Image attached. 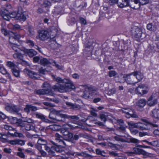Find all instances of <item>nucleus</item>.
Instances as JSON below:
<instances>
[{
    "label": "nucleus",
    "instance_id": "nucleus-62",
    "mask_svg": "<svg viewBox=\"0 0 159 159\" xmlns=\"http://www.w3.org/2000/svg\"><path fill=\"white\" fill-rule=\"evenodd\" d=\"M114 139L117 141H120L121 142H125L126 140L123 139L119 138V137L116 136L114 137Z\"/></svg>",
    "mask_w": 159,
    "mask_h": 159
},
{
    "label": "nucleus",
    "instance_id": "nucleus-26",
    "mask_svg": "<svg viewBox=\"0 0 159 159\" xmlns=\"http://www.w3.org/2000/svg\"><path fill=\"white\" fill-rule=\"evenodd\" d=\"M157 102V100L155 98H153V97L151 96L149 98L147 101V104L149 106H152L156 104Z\"/></svg>",
    "mask_w": 159,
    "mask_h": 159
},
{
    "label": "nucleus",
    "instance_id": "nucleus-12",
    "mask_svg": "<svg viewBox=\"0 0 159 159\" xmlns=\"http://www.w3.org/2000/svg\"><path fill=\"white\" fill-rule=\"evenodd\" d=\"M141 4L139 0H131L129 2V6L134 9H137L140 8Z\"/></svg>",
    "mask_w": 159,
    "mask_h": 159
},
{
    "label": "nucleus",
    "instance_id": "nucleus-11",
    "mask_svg": "<svg viewBox=\"0 0 159 159\" xmlns=\"http://www.w3.org/2000/svg\"><path fill=\"white\" fill-rule=\"evenodd\" d=\"M9 38V42L10 44L16 43L18 41L20 37L18 34L13 32V34L10 35Z\"/></svg>",
    "mask_w": 159,
    "mask_h": 159
},
{
    "label": "nucleus",
    "instance_id": "nucleus-7",
    "mask_svg": "<svg viewBox=\"0 0 159 159\" xmlns=\"http://www.w3.org/2000/svg\"><path fill=\"white\" fill-rule=\"evenodd\" d=\"M6 110L9 112L14 114H18L19 111V109L15 105H9L7 104L6 105L5 107Z\"/></svg>",
    "mask_w": 159,
    "mask_h": 159
},
{
    "label": "nucleus",
    "instance_id": "nucleus-38",
    "mask_svg": "<svg viewBox=\"0 0 159 159\" xmlns=\"http://www.w3.org/2000/svg\"><path fill=\"white\" fill-rule=\"evenodd\" d=\"M146 103V101L144 99H141L139 101L138 105L141 107H143Z\"/></svg>",
    "mask_w": 159,
    "mask_h": 159
},
{
    "label": "nucleus",
    "instance_id": "nucleus-9",
    "mask_svg": "<svg viewBox=\"0 0 159 159\" xmlns=\"http://www.w3.org/2000/svg\"><path fill=\"white\" fill-rule=\"evenodd\" d=\"M145 88L143 84H140L136 88L135 91L136 93L142 95L147 93Z\"/></svg>",
    "mask_w": 159,
    "mask_h": 159
},
{
    "label": "nucleus",
    "instance_id": "nucleus-49",
    "mask_svg": "<svg viewBox=\"0 0 159 159\" xmlns=\"http://www.w3.org/2000/svg\"><path fill=\"white\" fill-rule=\"evenodd\" d=\"M152 31H155L156 30L157 28V24L155 22L151 23Z\"/></svg>",
    "mask_w": 159,
    "mask_h": 159
},
{
    "label": "nucleus",
    "instance_id": "nucleus-58",
    "mask_svg": "<svg viewBox=\"0 0 159 159\" xmlns=\"http://www.w3.org/2000/svg\"><path fill=\"white\" fill-rule=\"evenodd\" d=\"M19 63L21 64L23 66H28L29 65V63L28 62L25 60H22V59L20 60Z\"/></svg>",
    "mask_w": 159,
    "mask_h": 159
},
{
    "label": "nucleus",
    "instance_id": "nucleus-37",
    "mask_svg": "<svg viewBox=\"0 0 159 159\" xmlns=\"http://www.w3.org/2000/svg\"><path fill=\"white\" fill-rule=\"evenodd\" d=\"M7 65L10 68L11 70L17 67V66L14 63L10 61L7 62Z\"/></svg>",
    "mask_w": 159,
    "mask_h": 159
},
{
    "label": "nucleus",
    "instance_id": "nucleus-14",
    "mask_svg": "<svg viewBox=\"0 0 159 159\" xmlns=\"http://www.w3.org/2000/svg\"><path fill=\"white\" fill-rule=\"evenodd\" d=\"M23 52L27 54L29 57H32L37 54V52L33 49H27L24 48L23 49Z\"/></svg>",
    "mask_w": 159,
    "mask_h": 159
},
{
    "label": "nucleus",
    "instance_id": "nucleus-61",
    "mask_svg": "<svg viewBox=\"0 0 159 159\" xmlns=\"http://www.w3.org/2000/svg\"><path fill=\"white\" fill-rule=\"evenodd\" d=\"M40 57L39 56H35L33 58V61L34 63H38L40 60Z\"/></svg>",
    "mask_w": 159,
    "mask_h": 159
},
{
    "label": "nucleus",
    "instance_id": "nucleus-18",
    "mask_svg": "<svg viewBox=\"0 0 159 159\" xmlns=\"http://www.w3.org/2000/svg\"><path fill=\"white\" fill-rule=\"evenodd\" d=\"M55 139L58 141L61 144H63L65 146H68L66 143V141H64V138L62 136L60 135L57 133H56L55 134Z\"/></svg>",
    "mask_w": 159,
    "mask_h": 159
},
{
    "label": "nucleus",
    "instance_id": "nucleus-24",
    "mask_svg": "<svg viewBox=\"0 0 159 159\" xmlns=\"http://www.w3.org/2000/svg\"><path fill=\"white\" fill-rule=\"evenodd\" d=\"M133 152L135 154H141L145 155L146 154L147 152L142 149H140L136 148H134L133 149Z\"/></svg>",
    "mask_w": 159,
    "mask_h": 159
},
{
    "label": "nucleus",
    "instance_id": "nucleus-54",
    "mask_svg": "<svg viewBox=\"0 0 159 159\" xmlns=\"http://www.w3.org/2000/svg\"><path fill=\"white\" fill-rule=\"evenodd\" d=\"M116 89L115 88L110 89L108 91V93L109 95H112L116 93Z\"/></svg>",
    "mask_w": 159,
    "mask_h": 159
},
{
    "label": "nucleus",
    "instance_id": "nucleus-50",
    "mask_svg": "<svg viewBox=\"0 0 159 159\" xmlns=\"http://www.w3.org/2000/svg\"><path fill=\"white\" fill-rule=\"evenodd\" d=\"M0 72L2 74L5 75L7 73V71L3 67L0 66Z\"/></svg>",
    "mask_w": 159,
    "mask_h": 159
},
{
    "label": "nucleus",
    "instance_id": "nucleus-64",
    "mask_svg": "<svg viewBox=\"0 0 159 159\" xmlns=\"http://www.w3.org/2000/svg\"><path fill=\"white\" fill-rule=\"evenodd\" d=\"M14 134L15 136L16 137H18L21 138H24V137L23 134L22 133H19L18 132H15Z\"/></svg>",
    "mask_w": 159,
    "mask_h": 159
},
{
    "label": "nucleus",
    "instance_id": "nucleus-48",
    "mask_svg": "<svg viewBox=\"0 0 159 159\" xmlns=\"http://www.w3.org/2000/svg\"><path fill=\"white\" fill-rule=\"evenodd\" d=\"M93 119V117L91 116H89L87 117V119H82L81 120L82 121V122H85L87 120H89L90 122L92 123L95 121V120H94Z\"/></svg>",
    "mask_w": 159,
    "mask_h": 159
},
{
    "label": "nucleus",
    "instance_id": "nucleus-20",
    "mask_svg": "<svg viewBox=\"0 0 159 159\" xmlns=\"http://www.w3.org/2000/svg\"><path fill=\"white\" fill-rule=\"evenodd\" d=\"M43 87L46 90H48V95L53 96L54 93L51 91V88L50 84L47 83H44L43 85Z\"/></svg>",
    "mask_w": 159,
    "mask_h": 159
},
{
    "label": "nucleus",
    "instance_id": "nucleus-3",
    "mask_svg": "<svg viewBox=\"0 0 159 159\" xmlns=\"http://www.w3.org/2000/svg\"><path fill=\"white\" fill-rule=\"evenodd\" d=\"M83 87L85 89L82 96L85 99L93 98L94 96L96 94L95 89L92 87H88L87 85H82Z\"/></svg>",
    "mask_w": 159,
    "mask_h": 159
},
{
    "label": "nucleus",
    "instance_id": "nucleus-34",
    "mask_svg": "<svg viewBox=\"0 0 159 159\" xmlns=\"http://www.w3.org/2000/svg\"><path fill=\"white\" fill-rule=\"evenodd\" d=\"M37 143L38 144H40L41 145L44 146V148H45V146H47V142L46 140L43 139L41 138H39L37 141Z\"/></svg>",
    "mask_w": 159,
    "mask_h": 159
},
{
    "label": "nucleus",
    "instance_id": "nucleus-19",
    "mask_svg": "<svg viewBox=\"0 0 159 159\" xmlns=\"http://www.w3.org/2000/svg\"><path fill=\"white\" fill-rule=\"evenodd\" d=\"M58 111L55 109H52L50 111L49 115V118L53 120L54 122L55 121L56 116L57 115Z\"/></svg>",
    "mask_w": 159,
    "mask_h": 159
},
{
    "label": "nucleus",
    "instance_id": "nucleus-2",
    "mask_svg": "<svg viewBox=\"0 0 159 159\" xmlns=\"http://www.w3.org/2000/svg\"><path fill=\"white\" fill-rule=\"evenodd\" d=\"M75 88L72 82L70 81V83L59 84L57 83L53 85L52 89L55 91H57L60 93H64L73 89Z\"/></svg>",
    "mask_w": 159,
    "mask_h": 159
},
{
    "label": "nucleus",
    "instance_id": "nucleus-32",
    "mask_svg": "<svg viewBox=\"0 0 159 159\" xmlns=\"http://www.w3.org/2000/svg\"><path fill=\"white\" fill-rule=\"evenodd\" d=\"M152 116L155 118L159 120V109H154L152 111Z\"/></svg>",
    "mask_w": 159,
    "mask_h": 159
},
{
    "label": "nucleus",
    "instance_id": "nucleus-35",
    "mask_svg": "<svg viewBox=\"0 0 159 159\" xmlns=\"http://www.w3.org/2000/svg\"><path fill=\"white\" fill-rule=\"evenodd\" d=\"M139 140L135 138H131L128 139L127 140H126L125 142L129 143H131L135 144H137L139 143Z\"/></svg>",
    "mask_w": 159,
    "mask_h": 159
},
{
    "label": "nucleus",
    "instance_id": "nucleus-15",
    "mask_svg": "<svg viewBox=\"0 0 159 159\" xmlns=\"http://www.w3.org/2000/svg\"><path fill=\"white\" fill-rule=\"evenodd\" d=\"M79 116V115L70 116L67 115V119L70 120L72 123L76 124L78 120L82 121L81 120V119H80Z\"/></svg>",
    "mask_w": 159,
    "mask_h": 159
},
{
    "label": "nucleus",
    "instance_id": "nucleus-28",
    "mask_svg": "<svg viewBox=\"0 0 159 159\" xmlns=\"http://www.w3.org/2000/svg\"><path fill=\"white\" fill-rule=\"evenodd\" d=\"M56 81L58 82L57 83L63 84V83H70V80L66 79H62L61 78L58 77L56 79Z\"/></svg>",
    "mask_w": 159,
    "mask_h": 159
},
{
    "label": "nucleus",
    "instance_id": "nucleus-42",
    "mask_svg": "<svg viewBox=\"0 0 159 159\" xmlns=\"http://www.w3.org/2000/svg\"><path fill=\"white\" fill-rule=\"evenodd\" d=\"M28 29V31L29 32V35L30 36H31L34 35V32L32 26L30 25L29 26Z\"/></svg>",
    "mask_w": 159,
    "mask_h": 159
},
{
    "label": "nucleus",
    "instance_id": "nucleus-27",
    "mask_svg": "<svg viewBox=\"0 0 159 159\" xmlns=\"http://www.w3.org/2000/svg\"><path fill=\"white\" fill-rule=\"evenodd\" d=\"M131 75V73L130 74H127L125 76H124L123 78H125V81L128 84H130L132 83L131 82L133 81H132L133 79L132 78L131 75Z\"/></svg>",
    "mask_w": 159,
    "mask_h": 159
},
{
    "label": "nucleus",
    "instance_id": "nucleus-63",
    "mask_svg": "<svg viewBox=\"0 0 159 159\" xmlns=\"http://www.w3.org/2000/svg\"><path fill=\"white\" fill-rule=\"evenodd\" d=\"M80 23L82 24H83L84 25H85L86 24V20L84 18L80 17Z\"/></svg>",
    "mask_w": 159,
    "mask_h": 159
},
{
    "label": "nucleus",
    "instance_id": "nucleus-5",
    "mask_svg": "<svg viewBox=\"0 0 159 159\" xmlns=\"http://www.w3.org/2000/svg\"><path fill=\"white\" fill-rule=\"evenodd\" d=\"M62 110H58L57 115L56 116L55 123H66V119H67V115L62 113Z\"/></svg>",
    "mask_w": 159,
    "mask_h": 159
},
{
    "label": "nucleus",
    "instance_id": "nucleus-52",
    "mask_svg": "<svg viewBox=\"0 0 159 159\" xmlns=\"http://www.w3.org/2000/svg\"><path fill=\"white\" fill-rule=\"evenodd\" d=\"M20 121V119L18 120L16 117H12L11 120V122L13 124L19 123Z\"/></svg>",
    "mask_w": 159,
    "mask_h": 159
},
{
    "label": "nucleus",
    "instance_id": "nucleus-17",
    "mask_svg": "<svg viewBox=\"0 0 159 159\" xmlns=\"http://www.w3.org/2000/svg\"><path fill=\"white\" fill-rule=\"evenodd\" d=\"M9 46L15 52L19 53L21 51L23 52V49H24V48H20V46L17 45L16 43L10 44Z\"/></svg>",
    "mask_w": 159,
    "mask_h": 159
},
{
    "label": "nucleus",
    "instance_id": "nucleus-45",
    "mask_svg": "<svg viewBox=\"0 0 159 159\" xmlns=\"http://www.w3.org/2000/svg\"><path fill=\"white\" fill-rule=\"evenodd\" d=\"M51 3L50 2L48 1H46L44 2L42 5L41 6L42 8L44 7H48L51 6Z\"/></svg>",
    "mask_w": 159,
    "mask_h": 159
},
{
    "label": "nucleus",
    "instance_id": "nucleus-10",
    "mask_svg": "<svg viewBox=\"0 0 159 159\" xmlns=\"http://www.w3.org/2000/svg\"><path fill=\"white\" fill-rule=\"evenodd\" d=\"M24 71L25 72L29 77L32 79L35 80L39 78V75L38 73L28 69H25Z\"/></svg>",
    "mask_w": 159,
    "mask_h": 159
},
{
    "label": "nucleus",
    "instance_id": "nucleus-8",
    "mask_svg": "<svg viewBox=\"0 0 159 159\" xmlns=\"http://www.w3.org/2000/svg\"><path fill=\"white\" fill-rule=\"evenodd\" d=\"M38 33L39 38L40 40H45L48 38V32L46 30H39Z\"/></svg>",
    "mask_w": 159,
    "mask_h": 159
},
{
    "label": "nucleus",
    "instance_id": "nucleus-33",
    "mask_svg": "<svg viewBox=\"0 0 159 159\" xmlns=\"http://www.w3.org/2000/svg\"><path fill=\"white\" fill-rule=\"evenodd\" d=\"M47 128L53 131H57L59 129V126L57 125H52L48 126Z\"/></svg>",
    "mask_w": 159,
    "mask_h": 159
},
{
    "label": "nucleus",
    "instance_id": "nucleus-53",
    "mask_svg": "<svg viewBox=\"0 0 159 159\" xmlns=\"http://www.w3.org/2000/svg\"><path fill=\"white\" fill-rule=\"evenodd\" d=\"M25 141L24 140L17 139V144L20 145L21 146H23L25 144Z\"/></svg>",
    "mask_w": 159,
    "mask_h": 159
},
{
    "label": "nucleus",
    "instance_id": "nucleus-57",
    "mask_svg": "<svg viewBox=\"0 0 159 159\" xmlns=\"http://www.w3.org/2000/svg\"><path fill=\"white\" fill-rule=\"evenodd\" d=\"M26 43L30 46L33 47L34 46V43L31 40L27 39L26 41Z\"/></svg>",
    "mask_w": 159,
    "mask_h": 159
},
{
    "label": "nucleus",
    "instance_id": "nucleus-31",
    "mask_svg": "<svg viewBox=\"0 0 159 159\" xmlns=\"http://www.w3.org/2000/svg\"><path fill=\"white\" fill-rule=\"evenodd\" d=\"M35 92L39 95L47 94L48 95V90H46L45 89H40L35 91Z\"/></svg>",
    "mask_w": 159,
    "mask_h": 159
},
{
    "label": "nucleus",
    "instance_id": "nucleus-13",
    "mask_svg": "<svg viewBox=\"0 0 159 159\" xmlns=\"http://www.w3.org/2000/svg\"><path fill=\"white\" fill-rule=\"evenodd\" d=\"M9 11V10L7 9H2L0 11V14L3 18L6 20H9L8 15Z\"/></svg>",
    "mask_w": 159,
    "mask_h": 159
},
{
    "label": "nucleus",
    "instance_id": "nucleus-25",
    "mask_svg": "<svg viewBox=\"0 0 159 159\" xmlns=\"http://www.w3.org/2000/svg\"><path fill=\"white\" fill-rule=\"evenodd\" d=\"M35 115L36 116L37 118L45 122L49 123L50 122V121L48 119L45 118V116L42 114L37 113L35 114Z\"/></svg>",
    "mask_w": 159,
    "mask_h": 159
},
{
    "label": "nucleus",
    "instance_id": "nucleus-56",
    "mask_svg": "<svg viewBox=\"0 0 159 159\" xmlns=\"http://www.w3.org/2000/svg\"><path fill=\"white\" fill-rule=\"evenodd\" d=\"M82 156H83L85 157H88L90 158H92L93 157V156L83 152H82Z\"/></svg>",
    "mask_w": 159,
    "mask_h": 159
},
{
    "label": "nucleus",
    "instance_id": "nucleus-55",
    "mask_svg": "<svg viewBox=\"0 0 159 159\" xmlns=\"http://www.w3.org/2000/svg\"><path fill=\"white\" fill-rule=\"evenodd\" d=\"M48 9H46V10L43 8H39L37 10V13L39 14L42 13H43L46 12L48 11Z\"/></svg>",
    "mask_w": 159,
    "mask_h": 159
},
{
    "label": "nucleus",
    "instance_id": "nucleus-41",
    "mask_svg": "<svg viewBox=\"0 0 159 159\" xmlns=\"http://www.w3.org/2000/svg\"><path fill=\"white\" fill-rule=\"evenodd\" d=\"M13 57L15 59H18L21 60L22 59L23 56L21 54L20 52L19 53L17 52L13 55Z\"/></svg>",
    "mask_w": 159,
    "mask_h": 159
},
{
    "label": "nucleus",
    "instance_id": "nucleus-39",
    "mask_svg": "<svg viewBox=\"0 0 159 159\" xmlns=\"http://www.w3.org/2000/svg\"><path fill=\"white\" fill-rule=\"evenodd\" d=\"M108 115L106 113H101L100 115V118L101 120L105 123L107 121V118Z\"/></svg>",
    "mask_w": 159,
    "mask_h": 159
},
{
    "label": "nucleus",
    "instance_id": "nucleus-22",
    "mask_svg": "<svg viewBox=\"0 0 159 159\" xmlns=\"http://www.w3.org/2000/svg\"><path fill=\"white\" fill-rule=\"evenodd\" d=\"M26 19L25 16L23 13L21 11H18L17 15L16 20H19L20 21H24Z\"/></svg>",
    "mask_w": 159,
    "mask_h": 159
},
{
    "label": "nucleus",
    "instance_id": "nucleus-21",
    "mask_svg": "<svg viewBox=\"0 0 159 159\" xmlns=\"http://www.w3.org/2000/svg\"><path fill=\"white\" fill-rule=\"evenodd\" d=\"M37 109V107H36L33 106L31 105H26L25 107L24 108V110L27 113L30 112V111H35Z\"/></svg>",
    "mask_w": 159,
    "mask_h": 159
},
{
    "label": "nucleus",
    "instance_id": "nucleus-29",
    "mask_svg": "<svg viewBox=\"0 0 159 159\" xmlns=\"http://www.w3.org/2000/svg\"><path fill=\"white\" fill-rule=\"evenodd\" d=\"M40 63L44 66H47L48 65L51 64V62L49 61L46 58H43L41 59L40 61Z\"/></svg>",
    "mask_w": 159,
    "mask_h": 159
},
{
    "label": "nucleus",
    "instance_id": "nucleus-16",
    "mask_svg": "<svg viewBox=\"0 0 159 159\" xmlns=\"http://www.w3.org/2000/svg\"><path fill=\"white\" fill-rule=\"evenodd\" d=\"M131 75H133L135 76L139 81H140L143 78V74L141 73L140 71H136L134 72H132L131 73Z\"/></svg>",
    "mask_w": 159,
    "mask_h": 159
},
{
    "label": "nucleus",
    "instance_id": "nucleus-30",
    "mask_svg": "<svg viewBox=\"0 0 159 159\" xmlns=\"http://www.w3.org/2000/svg\"><path fill=\"white\" fill-rule=\"evenodd\" d=\"M54 146H52L51 148L47 146H45V150L48 152L50 155H54Z\"/></svg>",
    "mask_w": 159,
    "mask_h": 159
},
{
    "label": "nucleus",
    "instance_id": "nucleus-59",
    "mask_svg": "<svg viewBox=\"0 0 159 159\" xmlns=\"http://www.w3.org/2000/svg\"><path fill=\"white\" fill-rule=\"evenodd\" d=\"M139 2L141 5H143L148 4L149 2V0H139Z\"/></svg>",
    "mask_w": 159,
    "mask_h": 159
},
{
    "label": "nucleus",
    "instance_id": "nucleus-51",
    "mask_svg": "<svg viewBox=\"0 0 159 159\" xmlns=\"http://www.w3.org/2000/svg\"><path fill=\"white\" fill-rule=\"evenodd\" d=\"M108 145L111 148H114L116 150L118 149V148L116 146V145H118L115 144H113L112 143L109 142L108 143Z\"/></svg>",
    "mask_w": 159,
    "mask_h": 159
},
{
    "label": "nucleus",
    "instance_id": "nucleus-43",
    "mask_svg": "<svg viewBox=\"0 0 159 159\" xmlns=\"http://www.w3.org/2000/svg\"><path fill=\"white\" fill-rule=\"evenodd\" d=\"M96 153L98 155H100L103 157H105V155H104L105 154V152L104 151H101L99 149H97L96 150Z\"/></svg>",
    "mask_w": 159,
    "mask_h": 159
},
{
    "label": "nucleus",
    "instance_id": "nucleus-36",
    "mask_svg": "<svg viewBox=\"0 0 159 159\" xmlns=\"http://www.w3.org/2000/svg\"><path fill=\"white\" fill-rule=\"evenodd\" d=\"M25 129L26 130H34L35 129L34 126L31 125L30 124L26 123L25 125Z\"/></svg>",
    "mask_w": 159,
    "mask_h": 159
},
{
    "label": "nucleus",
    "instance_id": "nucleus-1",
    "mask_svg": "<svg viewBox=\"0 0 159 159\" xmlns=\"http://www.w3.org/2000/svg\"><path fill=\"white\" fill-rule=\"evenodd\" d=\"M142 120L145 122L146 124H143L140 122L134 123L132 122H128V124L130 128H136L141 130L148 129V128L147 127H145L143 126L144 125H145L146 126L148 125H150L154 127H157L158 126L157 125L154 124V121H152L150 120L144 119H142Z\"/></svg>",
    "mask_w": 159,
    "mask_h": 159
},
{
    "label": "nucleus",
    "instance_id": "nucleus-40",
    "mask_svg": "<svg viewBox=\"0 0 159 159\" xmlns=\"http://www.w3.org/2000/svg\"><path fill=\"white\" fill-rule=\"evenodd\" d=\"M1 31L2 33H3L5 36H6L8 35H10L13 34V32L12 31H7V30L3 28L1 29Z\"/></svg>",
    "mask_w": 159,
    "mask_h": 159
},
{
    "label": "nucleus",
    "instance_id": "nucleus-44",
    "mask_svg": "<svg viewBox=\"0 0 159 159\" xmlns=\"http://www.w3.org/2000/svg\"><path fill=\"white\" fill-rule=\"evenodd\" d=\"M117 74V72L113 70L110 71L108 72V75L110 77L115 76Z\"/></svg>",
    "mask_w": 159,
    "mask_h": 159
},
{
    "label": "nucleus",
    "instance_id": "nucleus-47",
    "mask_svg": "<svg viewBox=\"0 0 159 159\" xmlns=\"http://www.w3.org/2000/svg\"><path fill=\"white\" fill-rule=\"evenodd\" d=\"M13 75L16 77H18L19 75L20 72L16 68L11 70Z\"/></svg>",
    "mask_w": 159,
    "mask_h": 159
},
{
    "label": "nucleus",
    "instance_id": "nucleus-6",
    "mask_svg": "<svg viewBox=\"0 0 159 159\" xmlns=\"http://www.w3.org/2000/svg\"><path fill=\"white\" fill-rule=\"evenodd\" d=\"M123 113L125 114V116L127 118H129L130 117L134 118H138V116L134 111L130 108H123L122 110Z\"/></svg>",
    "mask_w": 159,
    "mask_h": 159
},
{
    "label": "nucleus",
    "instance_id": "nucleus-46",
    "mask_svg": "<svg viewBox=\"0 0 159 159\" xmlns=\"http://www.w3.org/2000/svg\"><path fill=\"white\" fill-rule=\"evenodd\" d=\"M17 13V12H16L15 11L11 13L10 14L9 13L8 15L9 20L10 18H14L16 20Z\"/></svg>",
    "mask_w": 159,
    "mask_h": 159
},
{
    "label": "nucleus",
    "instance_id": "nucleus-60",
    "mask_svg": "<svg viewBox=\"0 0 159 159\" xmlns=\"http://www.w3.org/2000/svg\"><path fill=\"white\" fill-rule=\"evenodd\" d=\"M53 63H54L53 65L55 66L58 69L60 70H61L63 69V67L62 66L59 65L58 64H57L56 62L55 61H53Z\"/></svg>",
    "mask_w": 159,
    "mask_h": 159
},
{
    "label": "nucleus",
    "instance_id": "nucleus-23",
    "mask_svg": "<svg viewBox=\"0 0 159 159\" xmlns=\"http://www.w3.org/2000/svg\"><path fill=\"white\" fill-rule=\"evenodd\" d=\"M73 134L71 133H69L66 136L64 137V141H66V143L68 145V142H70L72 143H75L74 142H73Z\"/></svg>",
    "mask_w": 159,
    "mask_h": 159
},
{
    "label": "nucleus",
    "instance_id": "nucleus-4",
    "mask_svg": "<svg viewBox=\"0 0 159 159\" xmlns=\"http://www.w3.org/2000/svg\"><path fill=\"white\" fill-rule=\"evenodd\" d=\"M131 31L132 35L137 38L142 39L145 37V34L143 33L142 30L137 26H134L131 28Z\"/></svg>",
    "mask_w": 159,
    "mask_h": 159
}]
</instances>
